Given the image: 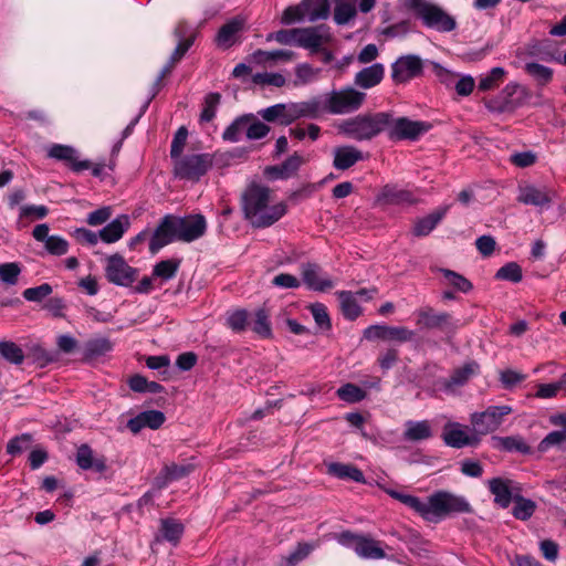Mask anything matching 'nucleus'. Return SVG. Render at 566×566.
<instances>
[{
  "mask_svg": "<svg viewBox=\"0 0 566 566\" xmlns=\"http://www.w3.org/2000/svg\"><path fill=\"white\" fill-rule=\"evenodd\" d=\"M245 218L256 228L270 227L286 213L284 202H274L272 191L264 186L252 184L242 195Z\"/></svg>",
  "mask_w": 566,
  "mask_h": 566,
  "instance_id": "obj_1",
  "label": "nucleus"
},
{
  "mask_svg": "<svg viewBox=\"0 0 566 566\" xmlns=\"http://www.w3.org/2000/svg\"><path fill=\"white\" fill-rule=\"evenodd\" d=\"M391 124V115L386 112L360 114L342 120L337 125L338 133L357 142L370 140L387 130Z\"/></svg>",
  "mask_w": 566,
  "mask_h": 566,
  "instance_id": "obj_2",
  "label": "nucleus"
},
{
  "mask_svg": "<svg viewBox=\"0 0 566 566\" xmlns=\"http://www.w3.org/2000/svg\"><path fill=\"white\" fill-rule=\"evenodd\" d=\"M406 4L422 24L438 32L447 33L457 28L455 19L441 7L428 0H407Z\"/></svg>",
  "mask_w": 566,
  "mask_h": 566,
  "instance_id": "obj_3",
  "label": "nucleus"
},
{
  "mask_svg": "<svg viewBox=\"0 0 566 566\" xmlns=\"http://www.w3.org/2000/svg\"><path fill=\"white\" fill-rule=\"evenodd\" d=\"M471 511L470 503L459 495L449 492H437L424 502L423 518L429 522H438L451 513H468Z\"/></svg>",
  "mask_w": 566,
  "mask_h": 566,
  "instance_id": "obj_4",
  "label": "nucleus"
},
{
  "mask_svg": "<svg viewBox=\"0 0 566 566\" xmlns=\"http://www.w3.org/2000/svg\"><path fill=\"white\" fill-rule=\"evenodd\" d=\"M531 97L528 88L517 82L507 83L497 95L484 101L491 113H513L523 106Z\"/></svg>",
  "mask_w": 566,
  "mask_h": 566,
  "instance_id": "obj_5",
  "label": "nucleus"
},
{
  "mask_svg": "<svg viewBox=\"0 0 566 566\" xmlns=\"http://www.w3.org/2000/svg\"><path fill=\"white\" fill-rule=\"evenodd\" d=\"M366 94L353 87L333 91L324 96L325 111L331 114H346L360 108Z\"/></svg>",
  "mask_w": 566,
  "mask_h": 566,
  "instance_id": "obj_6",
  "label": "nucleus"
},
{
  "mask_svg": "<svg viewBox=\"0 0 566 566\" xmlns=\"http://www.w3.org/2000/svg\"><path fill=\"white\" fill-rule=\"evenodd\" d=\"M213 165L210 154H192L181 157L175 163V175L180 179L198 181Z\"/></svg>",
  "mask_w": 566,
  "mask_h": 566,
  "instance_id": "obj_7",
  "label": "nucleus"
},
{
  "mask_svg": "<svg viewBox=\"0 0 566 566\" xmlns=\"http://www.w3.org/2000/svg\"><path fill=\"white\" fill-rule=\"evenodd\" d=\"M416 324L420 329H441L443 333H454L458 322L447 312H437L431 306H422L415 312Z\"/></svg>",
  "mask_w": 566,
  "mask_h": 566,
  "instance_id": "obj_8",
  "label": "nucleus"
},
{
  "mask_svg": "<svg viewBox=\"0 0 566 566\" xmlns=\"http://www.w3.org/2000/svg\"><path fill=\"white\" fill-rule=\"evenodd\" d=\"M171 222L177 241L192 242L203 237L207 231V221L202 214H189L182 218L171 214Z\"/></svg>",
  "mask_w": 566,
  "mask_h": 566,
  "instance_id": "obj_9",
  "label": "nucleus"
},
{
  "mask_svg": "<svg viewBox=\"0 0 566 566\" xmlns=\"http://www.w3.org/2000/svg\"><path fill=\"white\" fill-rule=\"evenodd\" d=\"M106 279L118 286H129L137 277V270L130 266L120 254H113L106 259Z\"/></svg>",
  "mask_w": 566,
  "mask_h": 566,
  "instance_id": "obj_10",
  "label": "nucleus"
},
{
  "mask_svg": "<svg viewBox=\"0 0 566 566\" xmlns=\"http://www.w3.org/2000/svg\"><path fill=\"white\" fill-rule=\"evenodd\" d=\"M422 73L423 61L416 54L401 55L391 64V78L396 84L407 83Z\"/></svg>",
  "mask_w": 566,
  "mask_h": 566,
  "instance_id": "obj_11",
  "label": "nucleus"
},
{
  "mask_svg": "<svg viewBox=\"0 0 566 566\" xmlns=\"http://www.w3.org/2000/svg\"><path fill=\"white\" fill-rule=\"evenodd\" d=\"M332 41L331 29L325 24L298 28L297 46L307 49L312 53L324 50Z\"/></svg>",
  "mask_w": 566,
  "mask_h": 566,
  "instance_id": "obj_12",
  "label": "nucleus"
},
{
  "mask_svg": "<svg viewBox=\"0 0 566 566\" xmlns=\"http://www.w3.org/2000/svg\"><path fill=\"white\" fill-rule=\"evenodd\" d=\"M511 412L510 406H492L483 412H474L471 416V423L476 432L486 434L496 430L502 418Z\"/></svg>",
  "mask_w": 566,
  "mask_h": 566,
  "instance_id": "obj_13",
  "label": "nucleus"
},
{
  "mask_svg": "<svg viewBox=\"0 0 566 566\" xmlns=\"http://www.w3.org/2000/svg\"><path fill=\"white\" fill-rule=\"evenodd\" d=\"M415 333L402 326L370 325L364 331V338L367 340H397L400 343L409 342Z\"/></svg>",
  "mask_w": 566,
  "mask_h": 566,
  "instance_id": "obj_14",
  "label": "nucleus"
},
{
  "mask_svg": "<svg viewBox=\"0 0 566 566\" xmlns=\"http://www.w3.org/2000/svg\"><path fill=\"white\" fill-rule=\"evenodd\" d=\"M429 127L423 122L410 120L406 117L397 119L391 117V124L387 129L389 130V137L392 139H416L424 134Z\"/></svg>",
  "mask_w": 566,
  "mask_h": 566,
  "instance_id": "obj_15",
  "label": "nucleus"
},
{
  "mask_svg": "<svg viewBox=\"0 0 566 566\" xmlns=\"http://www.w3.org/2000/svg\"><path fill=\"white\" fill-rule=\"evenodd\" d=\"M376 202L379 206H409L418 202L415 193L397 185H386L377 195Z\"/></svg>",
  "mask_w": 566,
  "mask_h": 566,
  "instance_id": "obj_16",
  "label": "nucleus"
},
{
  "mask_svg": "<svg viewBox=\"0 0 566 566\" xmlns=\"http://www.w3.org/2000/svg\"><path fill=\"white\" fill-rule=\"evenodd\" d=\"M488 485L494 495V503L502 509L509 507L514 496L521 491L518 485L510 479L493 478L488 481Z\"/></svg>",
  "mask_w": 566,
  "mask_h": 566,
  "instance_id": "obj_17",
  "label": "nucleus"
},
{
  "mask_svg": "<svg viewBox=\"0 0 566 566\" xmlns=\"http://www.w3.org/2000/svg\"><path fill=\"white\" fill-rule=\"evenodd\" d=\"M442 439L447 446L457 449L475 446L479 442V439L470 433L469 428L459 422H448L443 427Z\"/></svg>",
  "mask_w": 566,
  "mask_h": 566,
  "instance_id": "obj_18",
  "label": "nucleus"
},
{
  "mask_svg": "<svg viewBox=\"0 0 566 566\" xmlns=\"http://www.w3.org/2000/svg\"><path fill=\"white\" fill-rule=\"evenodd\" d=\"M50 228L46 223H41L34 227L32 237L35 241L44 244L45 251L55 256H61L67 253L69 242L61 235H49Z\"/></svg>",
  "mask_w": 566,
  "mask_h": 566,
  "instance_id": "obj_19",
  "label": "nucleus"
},
{
  "mask_svg": "<svg viewBox=\"0 0 566 566\" xmlns=\"http://www.w3.org/2000/svg\"><path fill=\"white\" fill-rule=\"evenodd\" d=\"M48 156L64 161L75 172H81L92 167L90 160H80L77 150L67 145L54 144L48 150Z\"/></svg>",
  "mask_w": 566,
  "mask_h": 566,
  "instance_id": "obj_20",
  "label": "nucleus"
},
{
  "mask_svg": "<svg viewBox=\"0 0 566 566\" xmlns=\"http://www.w3.org/2000/svg\"><path fill=\"white\" fill-rule=\"evenodd\" d=\"M174 241H177V237L172 228L171 214H167L161 219L150 238L149 251L156 254L160 249Z\"/></svg>",
  "mask_w": 566,
  "mask_h": 566,
  "instance_id": "obj_21",
  "label": "nucleus"
},
{
  "mask_svg": "<svg viewBox=\"0 0 566 566\" xmlns=\"http://www.w3.org/2000/svg\"><path fill=\"white\" fill-rule=\"evenodd\" d=\"M517 201L524 205L535 206L539 208L548 207L552 197L546 188H537L533 185L520 187Z\"/></svg>",
  "mask_w": 566,
  "mask_h": 566,
  "instance_id": "obj_22",
  "label": "nucleus"
},
{
  "mask_svg": "<svg viewBox=\"0 0 566 566\" xmlns=\"http://www.w3.org/2000/svg\"><path fill=\"white\" fill-rule=\"evenodd\" d=\"M333 153V166L337 170H347L358 161L365 159L363 151L349 145L336 147Z\"/></svg>",
  "mask_w": 566,
  "mask_h": 566,
  "instance_id": "obj_23",
  "label": "nucleus"
},
{
  "mask_svg": "<svg viewBox=\"0 0 566 566\" xmlns=\"http://www.w3.org/2000/svg\"><path fill=\"white\" fill-rule=\"evenodd\" d=\"M302 274L304 283L311 290L323 292L334 286L333 281L322 275L319 268L315 264L303 265Z\"/></svg>",
  "mask_w": 566,
  "mask_h": 566,
  "instance_id": "obj_24",
  "label": "nucleus"
},
{
  "mask_svg": "<svg viewBox=\"0 0 566 566\" xmlns=\"http://www.w3.org/2000/svg\"><path fill=\"white\" fill-rule=\"evenodd\" d=\"M385 76V66L381 63H374L360 70L354 78L355 85L368 90L378 85Z\"/></svg>",
  "mask_w": 566,
  "mask_h": 566,
  "instance_id": "obj_25",
  "label": "nucleus"
},
{
  "mask_svg": "<svg viewBox=\"0 0 566 566\" xmlns=\"http://www.w3.org/2000/svg\"><path fill=\"white\" fill-rule=\"evenodd\" d=\"M129 226V217L127 214H120L98 232L99 239L106 243L117 242L128 230Z\"/></svg>",
  "mask_w": 566,
  "mask_h": 566,
  "instance_id": "obj_26",
  "label": "nucleus"
},
{
  "mask_svg": "<svg viewBox=\"0 0 566 566\" xmlns=\"http://www.w3.org/2000/svg\"><path fill=\"white\" fill-rule=\"evenodd\" d=\"M76 463L83 470H94L102 473L106 470L104 457H95L87 444H82L76 452Z\"/></svg>",
  "mask_w": 566,
  "mask_h": 566,
  "instance_id": "obj_27",
  "label": "nucleus"
},
{
  "mask_svg": "<svg viewBox=\"0 0 566 566\" xmlns=\"http://www.w3.org/2000/svg\"><path fill=\"white\" fill-rule=\"evenodd\" d=\"M185 527L181 522L176 518H163L160 520L159 534L156 536V541H167L174 546L178 545Z\"/></svg>",
  "mask_w": 566,
  "mask_h": 566,
  "instance_id": "obj_28",
  "label": "nucleus"
},
{
  "mask_svg": "<svg viewBox=\"0 0 566 566\" xmlns=\"http://www.w3.org/2000/svg\"><path fill=\"white\" fill-rule=\"evenodd\" d=\"M355 553L364 559H382L386 557V553L381 547V542L363 535L355 546Z\"/></svg>",
  "mask_w": 566,
  "mask_h": 566,
  "instance_id": "obj_29",
  "label": "nucleus"
},
{
  "mask_svg": "<svg viewBox=\"0 0 566 566\" xmlns=\"http://www.w3.org/2000/svg\"><path fill=\"white\" fill-rule=\"evenodd\" d=\"M432 437V428L428 420L405 422L403 439L410 442H417L430 439Z\"/></svg>",
  "mask_w": 566,
  "mask_h": 566,
  "instance_id": "obj_30",
  "label": "nucleus"
},
{
  "mask_svg": "<svg viewBox=\"0 0 566 566\" xmlns=\"http://www.w3.org/2000/svg\"><path fill=\"white\" fill-rule=\"evenodd\" d=\"M358 0H335L333 19L338 25L349 24L357 15Z\"/></svg>",
  "mask_w": 566,
  "mask_h": 566,
  "instance_id": "obj_31",
  "label": "nucleus"
},
{
  "mask_svg": "<svg viewBox=\"0 0 566 566\" xmlns=\"http://www.w3.org/2000/svg\"><path fill=\"white\" fill-rule=\"evenodd\" d=\"M327 473L338 479L365 483L364 473L353 464H345L339 462L327 463Z\"/></svg>",
  "mask_w": 566,
  "mask_h": 566,
  "instance_id": "obj_32",
  "label": "nucleus"
},
{
  "mask_svg": "<svg viewBox=\"0 0 566 566\" xmlns=\"http://www.w3.org/2000/svg\"><path fill=\"white\" fill-rule=\"evenodd\" d=\"M249 326L261 338H271L273 335L270 315L265 308H258L253 315L250 314Z\"/></svg>",
  "mask_w": 566,
  "mask_h": 566,
  "instance_id": "obj_33",
  "label": "nucleus"
},
{
  "mask_svg": "<svg viewBox=\"0 0 566 566\" xmlns=\"http://www.w3.org/2000/svg\"><path fill=\"white\" fill-rule=\"evenodd\" d=\"M243 20L232 19L231 21L223 24L216 38L218 45L229 48L234 43L235 35L242 30Z\"/></svg>",
  "mask_w": 566,
  "mask_h": 566,
  "instance_id": "obj_34",
  "label": "nucleus"
},
{
  "mask_svg": "<svg viewBox=\"0 0 566 566\" xmlns=\"http://www.w3.org/2000/svg\"><path fill=\"white\" fill-rule=\"evenodd\" d=\"M303 10L308 21L326 19L329 14L328 0H302Z\"/></svg>",
  "mask_w": 566,
  "mask_h": 566,
  "instance_id": "obj_35",
  "label": "nucleus"
},
{
  "mask_svg": "<svg viewBox=\"0 0 566 566\" xmlns=\"http://www.w3.org/2000/svg\"><path fill=\"white\" fill-rule=\"evenodd\" d=\"M479 373V365L474 361L468 363L464 366L457 368L450 378L446 381V388L452 389L454 387L463 386L468 380Z\"/></svg>",
  "mask_w": 566,
  "mask_h": 566,
  "instance_id": "obj_36",
  "label": "nucleus"
},
{
  "mask_svg": "<svg viewBox=\"0 0 566 566\" xmlns=\"http://www.w3.org/2000/svg\"><path fill=\"white\" fill-rule=\"evenodd\" d=\"M251 120V114H244L237 117L222 133V138L226 142L237 143L241 140L242 136H247V127Z\"/></svg>",
  "mask_w": 566,
  "mask_h": 566,
  "instance_id": "obj_37",
  "label": "nucleus"
},
{
  "mask_svg": "<svg viewBox=\"0 0 566 566\" xmlns=\"http://www.w3.org/2000/svg\"><path fill=\"white\" fill-rule=\"evenodd\" d=\"M447 212V209L436 211L433 213L428 214L421 219H418L412 229V233L416 237H426L428 235L442 220Z\"/></svg>",
  "mask_w": 566,
  "mask_h": 566,
  "instance_id": "obj_38",
  "label": "nucleus"
},
{
  "mask_svg": "<svg viewBox=\"0 0 566 566\" xmlns=\"http://www.w3.org/2000/svg\"><path fill=\"white\" fill-rule=\"evenodd\" d=\"M250 323V313L244 308L228 311L226 315V325L234 333L247 331Z\"/></svg>",
  "mask_w": 566,
  "mask_h": 566,
  "instance_id": "obj_39",
  "label": "nucleus"
},
{
  "mask_svg": "<svg viewBox=\"0 0 566 566\" xmlns=\"http://www.w3.org/2000/svg\"><path fill=\"white\" fill-rule=\"evenodd\" d=\"M506 71L503 67H493L489 73L480 76L478 88L482 92L495 90L504 81Z\"/></svg>",
  "mask_w": 566,
  "mask_h": 566,
  "instance_id": "obj_40",
  "label": "nucleus"
},
{
  "mask_svg": "<svg viewBox=\"0 0 566 566\" xmlns=\"http://www.w3.org/2000/svg\"><path fill=\"white\" fill-rule=\"evenodd\" d=\"M338 298L340 302L342 313L346 318L354 321L360 315L361 308L358 305L354 293L342 291L338 293Z\"/></svg>",
  "mask_w": 566,
  "mask_h": 566,
  "instance_id": "obj_41",
  "label": "nucleus"
},
{
  "mask_svg": "<svg viewBox=\"0 0 566 566\" xmlns=\"http://www.w3.org/2000/svg\"><path fill=\"white\" fill-rule=\"evenodd\" d=\"M524 70L541 86L547 85L552 81L554 74L551 67L536 62L526 63Z\"/></svg>",
  "mask_w": 566,
  "mask_h": 566,
  "instance_id": "obj_42",
  "label": "nucleus"
},
{
  "mask_svg": "<svg viewBox=\"0 0 566 566\" xmlns=\"http://www.w3.org/2000/svg\"><path fill=\"white\" fill-rule=\"evenodd\" d=\"M300 118H317L325 111L324 97H315L310 101L298 102Z\"/></svg>",
  "mask_w": 566,
  "mask_h": 566,
  "instance_id": "obj_43",
  "label": "nucleus"
},
{
  "mask_svg": "<svg viewBox=\"0 0 566 566\" xmlns=\"http://www.w3.org/2000/svg\"><path fill=\"white\" fill-rule=\"evenodd\" d=\"M385 492L392 499L401 502L402 504L418 513L421 517H423L424 502L421 501L419 497L411 494L401 493L392 489H385Z\"/></svg>",
  "mask_w": 566,
  "mask_h": 566,
  "instance_id": "obj_44",
  "label": "nucleus"
},
{
  "mask_svg": "<svg viewBox=\"0 0 566 566\" xmlns=\"http://www.w3.org/2000/svg\"><path fill=\"white\" fill-rule=\"evenodd\" d=\"M0 356L14 365H21L24 360V353L22 348L11 340L0 342Z\"/></svg>",
  "mask_w": 566,
  "mask_h": 566,
  "instance_id": "obj_45",
  "label": "nucleus"
},
{
  "mask_svg": "<svg viewBox=\"0 0 566 566\" xmlns=\"http://www.w3.org/2000/svg\"><path fill=\"white\" fill-rule=\"evenodd\" d=\"M439 271L443 275L446 283L454 290L462 293H468L472 290V283L462 274L449 269H440Z\"/></svg>",
  "mask_w": 566,
  "mask_h": 566,
  "instance_id": "obj_46",
  "label": "nucleus"
},
{
  "mask_svg": "<svg viewBox=\"0 0 566 566\" xmlns=\"http://www.w3.org/2000/svg\"><path fill=\"white\" fill-rule=\"evenodd\" d=\"M514 507L512 514L515 518L521 521L528 520L536 510V503L530 499H525L520 494L514 496Z\"/></svg>",
  "mask_w": 566,
  "mask_h": 566,
  "instance_id": "obj_47",
  "label": "nucleus"
},
{
  "mask_svg": "<svg viewBox=\"0 0 566 566\" xmlns=\"http://www.w3.org/2000/svg\"><path fill=\"white\" fill-rule=\"evenodd\" d=\"M112 348L113 345L109 339L105 337H98L90 339L85 343L84 353L85 357L94 358L105 355L106 353L111 352Z\"/></svg>",
  "mask_w": 566,
  "mask_h": 566,
  "instance_id": "obj_48",
  "label": "nucleus"
},
{
  "mask_svg": "<svg viewBox=\"0 0 566 566\" xmlns=\"http://www.w3.org/2000/svg\"><path fill=\"white\" fill-rule=\"evenodd\" d=\"M179 265L180 261L177 259L163 260L154 266L153 275L164 281L171 280L176 275Z\"/></svg>",
  "mask_w": 566,
  "mask_h": 566,
  "instance_id": "obj_49",
  "label": "nucleus"
},
{
  "mask_svg": "<svg viewBox=\"0 0 566 566\" xmlns=\"http://www.w3.org/2000/svg\"><path fill=\"white\" fill-rule=\"evenodd\" d=\"M319 72V69H314L307 63L296 65L294 86H301L316 81Z\"/></svg>",
  "mask_w": 566,
  "mask_h": 566,
  "instance_id": "obj_50",
  "label": "nucleus"
},
{
  "mask_svg": "<svg viewBox=\"0 0 566 566\" xmlns=\"http://www.w3.org/2000/svg\"><path fill=\"white\" fill-rule=\"evenodd\" d=\"M338 398L346 402H359L366 397V392L354 384H346L336 391Z\"/></svg>",
  "mask_w": 566,
  "mask_h": 566,
  "instance_id": "obj_51",
  "label": "nucleus"
},
{
  "mask_svg": "<svg viewBox=\"0 0 566 566\" xmlns=\"http://www.w3.org/2000/svg\"><path fill=\"white\" fill-rule=\"evenodd\" d=\"M21 274V265L18 262L0 264V281L7 285H15Z\"/></svg>",
  "mask_w": 566,
  "mask_h": 566,
  "instance_id": "obj_52",
  "label": "nucleus"
},
{
  "mask_svg": "<svg viewBox=\"0 0 566 566\" xmlns=\"http://www.w3.org/2000/svg\"><path fill=\"white\" fill-rule=\"evenodd\" d=\"M265 122H277L281 125L287 126L286 117H285V108L284 104H275L270 107L263 108L258 113Z\"/></svg>",
  "mask_w": 566,
  "mask_h": 566,
  "instance_id": "obj_53",
  "label": "nucleus"
},
{
  "mask_svg": "<svg viewBox=\"0 0 566 566\" xmlns=\"http://www.w3.org/2000/svg\"><path fill=\"white\" fill-rule=\"evenodd\" d=\"M311 314L321 331H329L332 323L327 313V307L322 303H314L310 305Z\"/></svg>",
  "mask_w": 566,
  "mask_h": 566,
  "instance_id": "obj_54",
  "label": "nucleus"
},
{
  "mask_svg": "<svg viewBox=\"0 0 566 566\" xmlns=\"http://www.w3.org/2000/svg\"><path fill=\"white\" fill-rule=\"evenodd\" d=\"M32 444V436L29 433H23L21 436L14 437L7 444V452L12 455L22 454L24 451L29 450Z\"/></svg>",
  "mask_w": 566,
  "mask_h": 566,
  "instance_id": "obj_55",
  "label": "nucleus"
},
{
  "mask_svg": "<svg viewBox=\"0 0 566 566\" xmlns=\"http://www.w3.org/2000/svg\"><path fill=\"white\" fill-rule=\"evenodd\" d=\"M497 280L510 281L513 283H518L522 281V269L515 262H509L502 268H500L495 274Z\"/></svg>",
  "mask_w": 566,
  "mask_h": 566,
  "instance_id": "obj_56",
  "label": "nucleus"
},
{
  "mask_svg": "<svg viewBox=\"0 0 566 566\" xmlns=\"http://www.w3.org/2000/svg\"><path fill=\"white\" fill-rule=\"evenodd\" d=\"M270 130L271 128L269 125L260 122L254 117L253 114H251V120L248 124L245 137L250 140L261 139L264 138L270 133Z\"/></svg>",
  "mask_w": 566,
  "mask_h": 566,
  "instance_id": "obj_57",
  "label": "nucleus"
},
{
  "mask_svg": "<svg viewBox=\"0 0 566 566\" xmlns=\"http://www.w3.org/2000/svg\"><path fill=\"white\" fill-rule=\"evenodd\" d=\"M298 38V28L290 29V30H279L276 32L270 33L266 38L268 41H276L280 44L284 45H297Z\"/></svg>",
  "mask_w": 566,
  "mask_h": 566,
  "instance_id": "obj_58",
  "label": "nucleus"
},
{
  "mask_svg": "<svg viewBox=\"0 0 566 566\" xmlns=\"http://www.w3.org/2000/svg\"><path fill=\"white\" fill-rule=\"evenodd\" d=\"M220 94L219 93H210L205 98L203 108L200 115V119L202 122H210L216 116L217 106L220 103Z\"/></svg>",
  "mask_w": 566,
  "mask_h": 566,
  "instance_id": "obj_59",
  "label": "nucleus"
},
{
  "mask_svg": "<svg viewBox=\"0 0 566 566\" xmlns=\"http://www.w3.org/2000/svg\"><path fill=\"white\" fill-rule=\"evenodd\" d=\"M253 82L261 85H271L275 87H282L285 85V77L280 73H256L253 75Z\"/></svg>",
  "mask_w": 566,
  "mask_h": 566,
  "instance_id": "obj_60",
  "label": "nucleus"
},
{
  "mask_svg": "<svg viewBox=\"0 0 566 566\" xmlns=\"http://www.w3.org/2000/svg\"><path fill=\"white\" fill-rule=\"evenodd\" d=\"M304 163L305 160L303 157H301L297 153H294L280 165V169L283 170L281 176L285 179L292 177Z\"/></svg>",
  "mask_w": 566,
  "mask_h": 566,
  "instance_id": "obj_61",
  "label": "nucleus"
},
{
  "mask_svg": "<svg viewBox=\"0 0 566 566\" xmlns=\"http://www.w3.org/2000/svg\"><path fill=\"white\" fill-rule=\"evenodd\" d=\"M255 56L261 62H270V61H290L294 57V52L290 50H274V51H262L259 50L255 53Z\"/></svg>",
  "mask_w": 566,
  "mask_h": 566,
  "instance_id": "obj_62",
  "label": "nucleus"
},
{
  "mask_svg": "<svg viewBox=\"0 0 566 566\" xmlns=\"http://www.w3.org/2000/svg\"><path fill=\"white\" fill-rule=\"evenodd\" d=\"M52 293V286L43 283L35 287H29L23 291V297L29 302H41Z\"/></svg>",
  "mask_w": 566,
  "mask_h": 566,
  "instance_id": "obj_63",
  "label": "nucleus"
},
{
  "mask_svg": "<svg viewBox=\"0 0 566 566\" xmlns=\"http://www.w3.org/2000/svg\"><path fill=\"white\" fill-rule=\"evenodd\" d=\"M187 137H188V130L186 129V127L182 126L176 132L174 139L171 142V148H170L171 158H174L176 160L181 158L180 156H181V153L186 145Z\"/></svg>",
  "mask_w": 566,
  "mask_h": 566,
  "instance_id": "obj_64",
  "label": "nucleus"
}]
</instances>
